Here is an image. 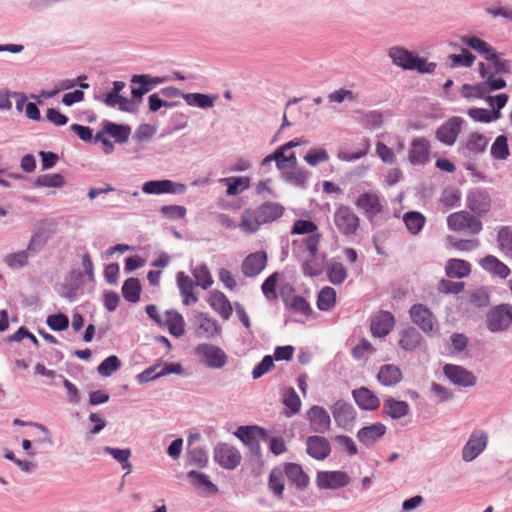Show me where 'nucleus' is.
I'll list each match as a JSON object with an SVG mask.
<instances>
[{
  "label": "nucleus",
  "mask_w": 512,
  "mask_h": 512,
  "mask_svg": "<svg viewBox=\"0 0 512 512\" xmlns=\"http://www.w3.org/2000/svg\"><path fill=\"white\" fill-rule=\"evenodd\" d=\"M283 212V206L271 202L264 203L255 210L246 209L241 217L240 228L245 232L255 233L262 224L277 220Z\"/></svg>",
  "instance_id": "obj_1"
},
{
  "label": "nucleus",
  "mask_w": 512,
  "mask_h": 512,
  "mask_svg": "<svg viewBox=\"0 0 512 512\" xmlns=\"http://www.w3.org/2000/svg\"><path fill=\"white\" fill-rule=\"evenodd\" d=\"M461 42L481 54L492 65L493 70L489 67L488 69L492 72L493 77H495V74L509 73L511 71V62L502 58L501 54L486 41L476 36L464 35L461 36Z\"/></svg>",
  "instance_id": "obj_2"
},
{
  "label": "nucleus",
  "mask_w": 512,
  "mask_h": 512,
  "mask_svg": "<svg viewBox=\"0 0 512 512\" xmlns=\"http://www.w3.org/2000/svg\"><path fill=\"white\" fill-rule=\"evenodd\" d=\"M478 72L485 81L475 85L464 84L461 88V95L464 98H486L490 92L500 90L506 86V81L503 78L493 77L492 72L483 62L478 64Z\"/></svg>",
  "instance_id": "obj_3"
},
{
  "label": "nucleus",
  "mask_w": 512,
  "mask_h": 512,
  "mask_svg": "<svg viewBox=\"0 0 512 512\" xmlns=\"http://www.w3.org/2000/svg\"><path fill=\"white\" fill-rule=\"evenodd\" d=\"M485 324L492 333L507 331L512 325V305L502 303L493 306L486 314Z\"/></svg>",
  "instance_id": "obj_4"
},
{
  "label": "nucleus",
  "mask_w": 512,
  "mask_h": 512,
  "mask_svg": "<svg viewBox=\"0 0 512 512\" xmlns=\"http://www.w3.org/2000/svg\"><path fill=\"white\" fill-rule=\"evenodd\" d=\"M250 450L251 454L260 457V442L268 439L267 431L257 425L240 426L234 433Z\"/></svg>",
  "instance_id": "obj_5"
},
{
  "label": "nucleus",
  "mask_w": 512,
  "mask_h": 512,
  "mask_svg": "<svg viewBox=\"0 0 512 512\" xmlns=\"http://www.w3.org/2000/svg\"><path fill=\"white\" fill-rule=\"evenodd\" d=\"M194 353L208 368L221 369L228 361V356L223 349L209 343L198 344Z\"/></svg>",
  "instance_id": "obj_6"
},
{
  "label": "nucleus",
  "mask_w": 512,
  "mask_h": 512,
  "mask_svg": "<svg viewBox=\"0 0 512 512\" xmlns=\"http://www.w3.org/2000/svg\"><path fill=\"white\" fill-rule=\"evenodd\" d=\"M447 225L453 231H467L470 234L481 232L483 225L476 216L467 211H460L450 214L447 217Z\"/></svg>",
  "instance_id": "obj_7"
},
{
  "label": "nucleus",
  "mask_w": 512,
  "mask_h": 512,
  "mask_svg": "<svg viewBox=\"0 0 512 512\" xmlns=\"http://www.w3.org/2000/svg\"><path fill=\"white\" fill-rule=\"evenodd\" d=\"M464 119L453 116L444 121L435 131V138L446 146H453L462 130Z\"/></svg>",
  "instance_id": "obj_8"
},
{
  "label": "nucleus",
  "mask_w": 512,
  "mask_h": 512,
  "mask_svg": "<svg viewBox=\"0 0 512 512\" xmlns=\"http://www.w3.org/2000/svg\"><path fill=\"white\" fill-rule=\"evenodd\" d=\"M214 461L227 470L235 469L241 462L240 452L228 443H218L213 451Z\"/></svg>",
  "instance_id": "obj_9"
},
{
  "label": "nucleus",
  "mask_w": 512,
  "mask_h": 512,
  "mask_svg": "<svg viewBox=\"0 0 512 512\" xmlns=\"http://www.w3.org/2000/svg\"><path fill=\"white\" fill-rule=\"evenodd\" d=\"M412 322L424 333L431 334L437 330V321L431 310L423 304H414L409 310Z\"/></svg>",
  "instance_id": "obj_10"
},
{
  "label": "nucleus",
  "mask_w": 512,
  "mask_h": 512,
  "mask_svg": "<svg viewBox=\"0 0 512 512\" xmlns=\"http://www.w3.org/2000/svg\"><path fill=\"white\" fill-rule=\"evenodd\" d=\"M431 144L425 137L414 138L408 149V161L412 166H425L430 162Z\"/></svg>",
  "instance_id": "obj_11"
},
{
  "label": "nucleus",
  "mask_w": 512,
  "mask_h": 512,
  "mask_svg": "<svg viewBox=\"0 0 512 512\" xmlns=\"http://www.w3.org/2000/svg\"><path fill=\"white\" fill-rule=\"evenodd\" d=\"M488 436L482 430H475L469 436L468 441L462 448V459L471 462L476 459L487 447Z\"/></svg>",
  "instance_id": "obj_12"
},
{
  "label": "nucleus",
  "mask_w": 512,
  "mask_h": 512,
  "mask_svg": "<svg viewBox=\"0 0 512 512\" xmlns=\"http://www.w3.org/2000/svg\"><path fill=\"white\" fill-rule=\"evenodd\" d=\"M443 373L451 383L459 387H473L477 383L476 376L460 365L446 364L443 367Z\"/></svg>",
  "instance_id": "obj_13"
},
{
  "label": "nucleus",
  "mask_w": 512,
  "mask_h": 512,
  "mask_svg": "<svg viewBox=\"0 0 512 512\" xmlns=\"http://www.w3.org/2000/svg\"><path fill=\"white\" fill-rule=\"evenodd\" d=\"M334 223L342 234L349 236L359 227V218L349 207L341 206L334 213Z\"/></svg>",
  "instance_id": "obj_14"
},
{
  "label": "nucleus",
  "mask_w": 512,
  "mask_h": 512,
  "mask_svg": "<svg viewBox=\"0 0 512 512\" xmlns=\"http://www.w3.org/2000/svg\"><path fill=\"white\" fill-rule=\"evenodd\" d=\"M350 483L349 475L344 471H319L316 484L319 489H340Z\"/></svg>",
  "instance_id": "obj_15"
},
{
  "label": "nucleus",
  "mask_w": 512,
  "mask_h": 512,
  "mask_svg": "<svg viewBox=\"0 0 512 512\" xmlns=\"http://www.w3.org/2000/svg\"><path fill=\"white\" fill-rule=\"evenodd\" d=\"M488 145V139L477 132L471 133L465 143L458 147V152L466 159L472 160L483 154Z\"/></svg>",
  "instance_id": "obj_16"
},
{
  "label": "nucleus",
  "mask_w": 512,
  "mask_h": 512,
  "mask_svg": "<svg viewBox=\"0 0 512 512\" xmlns=\"http://www.w3.org/2000/svg\"><path fill=\"white\" fill-rule=\"evenodd\" d=\"M331 412L337 426L343 429H348L356 419L355 408L342 399L331 406Z\"/></svg>",
  "instance_id": "obj_17"
},
{
  "label": "nucleus",
  "mask_w": 512,
  "mask_h": 512,
  "mask_svg": "<svg viewBox=\"0 0 512 512\" xmlns=\"http://www.w3.org/2000/svg\"><path fill=\"white\" fill-rule=\"evenodd\" d=\"M306 418L310 423L311 431L324 434L329 431L331 418L329 413L321 406L313 405L306 413Z\"/></svg>",
  "instance_id": "obj_18"
},
{
  "label": "nucleus",
  "mask_w": 512,
  "mask_h": 512,
  "mask_svg": "<svg viewBox=\"0 0 512 512\" xmlns=\"http://www.w3.org/2000/svg\"><path fill=\"white\" fill-rule=\"evenodd\" d=\"M267 265V254L264 251H258L249 254L241 264L242 273L246 277H255L259 275Z\"/></svg>",
  "instance_id": "obj_19"
},
{
  "label": "nucleus",
  "mask_w": 512,
  "mask_h": 512,
  "mask_svg": "<svg viewBox=\"0 0 512 512\" xmlns=\"http://www.w3.org/2000/svg\"><path fill=\"white\" fill-rule=\"evenodd\" d=\"M306 446L307 454L316 460L326 459L331 452L330 443L323 436H309L306 440Z\"/></svg>",
  "instance_id": "obj_20"
},
{
  "label": "nucleus",
  "mask_w": 512,
  "mask_h": 512,
  "mask_svg": "<svg viewBox=\"0 0 512 512\" xmlns=\"http://www.w3.org/2000/svg\"><path fill=\"white\" fill-rule=\"evenodd\" d=\"M55 230L56 223L51 219H43L34 224V252L45 246Z\"/></svg>",
  "instance_id": "obj_21"
},
{
  "label": "nucleus",
  "mask_w": 512,
  "mask_h": 512,
  "mask_svg": "<svg viewBox=\"0 0 512 512\" xmlns=\"http://www.w3.org/2000/svg\"><path fill=\"white\" fill-rule=\"evenodd\" d=\"M193 323L196 326L198 335L205 338H213L220 332V327L217 322L203 312H198L194 315Z\"/></svg>",
  "instance_id": "obj_22"
},
{
  "label": "nucleus",
  "mask_w": 512,
  "mask_h": 512,
  "mask_svg": "<svg viewBox=\"0 0 512 512\" xmlns=\"http://www.w3.org/2000/svg\"><path fill=\"white\" fill-rule=\"evenodd\" d=\"M311 173L303 167H294L293 169H285L281 172L282 179L290 186L305 190Z\"/></svg>",
  "instance_id": "obj_23"
},
{
  "label": "nucleus",
  "mask_w": 512,
  "mask_h": 512,
  "mask_svg": "<svg viewBox=\"0 0 512 512\" xmlns=\"http://www.w3.org/2000/svg\"><path fill=\"white\" fill-rule=\"evenodd\" d=\"M352 396L361 410L374 411L380 406V399L366 387L354 389Z\"/></svg>",
  "instance_id": "obj_24"
},
{
  "label": "nucleus",
  "mask_w": 512,
  "mask_h": 512,
  "mask_svg": "<svg viewBox=\"0 0 512 512\" xmlns=\"http://www.w3.org/2000/svg\"><path fill=\"white\" fill-rule=\"evenodd\" d=\"M386 433V426L380 422L362 427L357 432V439L366 447H371L377 440Z\"/></svg>",
  "instance_id": "obj_25"
},
{
  "label": "nucleus",
  "mask_w": 512,
  "mask_h": 512,
  "mask_svg": "<svg viewBox=\"0 0 512 512\" xmlns=\"http://www.w3.org/2000/svg\"><path fill=\"white\" fill-rule=\"evenodd\" d=\"M356 205L370 221L383 211V205L380 203L377 194H361L356 201Z\"/></svg>",
  "instance_id": "obj_26"
},
{
  "label": "nucleus",
  "mask_w": 512,
  "mask_h": 512,
  "mask_svg": "<svg viewBox=\"0 0 512 512\" xmlns=\"http://www.w3.org/2000/svg\"><path fill=\"white\" fill-rule=\"evenodd\" d=\"M455 50H459V54H450L446 58V64L449 68L455 69L459 67L470 68L476 60V56L466 48H459L457 44L450 43Z\"/></svg>",
  "instance_id": "obj_27"
},
{
  "label": "nucleus",
  "mask_w": 512,
  "mask_h": 512,
  "mask_svg": "<svg viewBox=\"0 0 512 512\" xmlns=\"http://www.w3.org/2000/svg\"><path fill=\"white\" fill-rule=\"evenodd\" d=\"M479 264L483 270L501 279H506L511 273L510 268L494 255L485 256Z\"/></svg>",
  "instance_id": "obj_28"
},
{
  "label": "nucleus",
  "mask_w": 512,
  "mask_h": 512,
  "mask_svg": "<svg viewBox=\"0 0 512 512\" xmlns=\"http://www.w3.org/2000/svg\"><path fill=\"white\" fill-rule=\"evenodd\" d=\"M96 99L110 108L118 107V109L122 112L135 113L137 111L133 100H130L120 94H103L101 96H96Z\"/></svg>",
  "instance_id": "obj_29"
},
{
  "label": "nucleus",
  "mask_w": 512,
  "mask_h": 512,
  "mask_svg": "<svg viewBox=\"0 0 512 512\" xmlns=\"http://www.w3.org/2000/svg\"><path fill=\"white\" fill-rule=\"evenodd\" d=\"M395 323L394 316L391 312L382 311L372 320L371 332L374 336L384 337L390 333Z\"/></svg>",
  "instance_id": "obj_30"
},
{
  "label": "nucleus",
  "mask_w": 512,
  "mask_h": 512,
  "mask_svg": "<svg viewBox=\"0 0 512 512\" xmlns=\"http://www.w3.org/2000/svg\"><path fill=\"white\" fill-rule=\"evenodd\" d=\"M415 54L404 47L393 46L388 49V57L392 63L404 70H412Z\"/></svg>",
  "instance_id": "obj_31"
},
{
  "label": "nucleus",
  "mask_w": 512,
  "mask_h": 512,
  "mask_svg": "<svg viewBox=\"0 0 512 512\" xmlns=\"http://www.w3.org/2000/svg\"><path fill=\"white\" fill-rule=\"evenodd\" d=\"M187 186L171 180H152L145 182L142 192H184Z\"/></svg>",
  "instance_id": "obj_32"
},
{
  "label": "nucleus",
  "mask_w": 512,
  "mask_h": 512,
  "mask_svg": "<svg viewBox=\"0 0 512 512\" xmlns=\"http://www.w3.org/2000/svg\"><path fill=\"white\" fill-rule=\"evenodd\" d=\"M284 473L289 481L299 490H303L308 487L310 482L309 476L304 472L300 464L287 463L284 468Z\"/></svg>",
  "instance_id": "obj_33"
},
{
  "label": "nucleus",
  "mask_w": 512,
  "mask_h": 512,
  "mask_svg": "<svg viewBox=\"0 0 512 512\" xmlns=\"http://www.w3.org/2000/svg\"><path fill=\"white\" fill-rule=\"evenodd\" d=\"M176 281L180 293L183 296V304L189 305L190 303L197 302L198 298L193 293L196 283L182 271L177 273Z\"/></svg>",
  "instance_id": "obj_34"
},
{
  "label": "nucleus",
  "mask_w": 512,
  "mask_h": 512,
  "mask_svg": "<svg viewBox=\"0 0 512 512\" xmlns=\"http://www.w3.org/2000/svg\"><path fill=\"white\" fill-rule=\"evenodd\" d=\"M210 306L217 311L220 316L227 320L232 314V306L228 298L225 296L224 293L220 291H212L209 296L208 300Z\"/></svg>",
  "instance_id": "obj_35"
},
{
  "label": "nucleus",
  "mask_w": 512,
  "mask_h": 512,
  "mask_svg": "<svg viewBox=\"0 0 512 512\" xmlns=\"http://www.w3.org/2000/svg\"><path fill=\"white\" fill-rule=\"evenodd\" d=\"M377 379L384 386H395L402 380V372L396 365L384 364L379 369Z\"/></svg>",
  "instance_id": "obj_36"
},
{
  "label": "nucleus",
  "mask_w": 512,
  "mask_h": 512,
  "mask_svg": "<svg viewBox=\"0 0 512 512\" xmlns=\"http://www.w3.org/2000/svg\"><path fill=\"white\" fill-rule=\"evenodd\" d=\"M383 411L392 419L397 420L408 415L410 407L406 401L388 397L383 402Z\"/></svg>",
  "instance_id": "obj_37"
},
{
  "label": "nucleus",
  "mask_w": 512,
  "mask_h": 512,
  "mask_svg": "<svg viewBox=\"0 0 512 512\" xmlns=\"http://www.w3.org/2000/svg\"><path fill=\"white\" fill-rule=\"evenodd\" d=\"M449 278H464L471 272V264L462 259H449L445 266Z\"/></svg>",
  "instance_id": "obj_38"
},
{
  "label": "nucleus",
  "mask_w": 512,
  "mask_h": 512,
  "mask_svg": "<svg viewBox=\"0 0 512 512\" xmlns=\"http://www.w3.org/2000/svg\"><path fill=\"white\" fill-rule=\"evenodd\" d=\"M166 325L169 333L174 337H181L185 333V321L183 316L176 310H168L165 313Z\"/></svg>",
  "instance_id": "obj_39"
},
{
  "label": "nucleus",
  "mask_w": 512,
  "mask_h": 512,
  "mask_svg": "<svg viewBox=\"0 0 512 512\" xmlns=\"http://www.w3.org/2000/svg\"><path fill=\"white\" fill-rule=\"evenodd\" d=\"M187 479L196 488H202L209 494H215L218 491L217 486L209 479V477L197 470H191L187 473Z\"/></svg>",
  "instance_id": "obj_40"
},
{
  "label": "nucleus",
  "mask_w": 512,
  "mask_h": 512,
  "mask_svg": "<svg viewBox=\"0 0 512 512\" xmlns=\"http://www.w3.org/2000/svg\"><path fill=\"white\" fill-rule=\"evenodd\" d=\"M403 222L410 234L418 235L426 223V218L420 212L409 211L404 213Z\"/></svg>",
  "instance_id": "obj_41"
},
{
  "label": "nucleus",
  "mask_w": 512,
  "mask_h": 512,
  "mask_svg": "<svg viewBox=\"0 0 512 512\" xmlns=\"http://www.w3.org/2000/svg\"><path fill=\"white\" fill-rule=\"evenodd\" d=\"M467 206L472 212L479 215L488 212L491 206L489 194H468Z\"/></svg>",
  "instance_id": "obj_42"
},
{
  "label": "nucleus",
  "mask_w": 512,
  "mask_h": 512,
  "mask_svg": "<svg viewBox=\"0 0 512 512\" xmlns=\"http://www.w3.org/2000/svg\"><path fill=\"white\" fill-rule=\"evenodd\" d=\"M498 249L504 256L512 258V227L501 226L497 232Z\"/></svg>",
  "instance_id": "obj_43"
},
{
  "label": "nucleus",
  "mask_w": 512,
  "mask_h": 512,
  "mask_svg": "<svg viewBox=\"0 0 512 512\" xmlns=\"http://www.w3.org/2000/svg\"><path fill=\"white\" fill-rule=\"evenodd\" d=\"M130 83L133 100L140 101L146 93L152 90L144 74L132 75Z\"/></svg>",
  "instance_id": "obj_44"
},
{
  "label": "nucleus",
  "mask_w": 512,
  "mask_h": 512,
  "mask_svg": "<svg viewBox=\"0 0 512 512\" xmlns=\"http://www.w3.org/2000/svg\"><path fill=\"white\" fill-rule=\"evenodd\" d=\"M183 99L189 106L208 109L214 106V101L217 99V96H210L203 93H185Z\"/></svg>",
  "instance_id": "obj_45"
},
{
  "label": "nucleus",
  "mask_w": 512,
  "mask_h": 512,
  "mask_svg": "<svg viewBox=\"0 0 512 512\" xmlns=\"http://www.w3.org/2000/svg\"><path fill=\"white\" fill-rule=\"evenodd\" d=\"M421 335L414 327H408L401 333L400 347L405 351H412L420 345Z\"/></svg>",
  "instance_id": "obj_46"
},
{
  "label": "nucleus",
  "mask_w": 512,
  "mask_h": 512,
  "mask_svg": "<svg viewBox=\"0 0 512 512\" xmlns=\"http://www.w3.org/2000/svg\"><path fill=\"white\" fill-rule=\"evenodd\" d=\"M141 283L138 278H128L122 286V295L124 299L131 303H136L140 299Z\"/></svg>",
  "instance_id": "obj_47"
},
{
  "label": "nucleus",
  "mask_w": 512,
  "mask_h": 512,
  "mask_svg": "<svg viewBox=\"0 0 512 512\" xmlns=\"http://www.w3.org/2000/svg\"><path fill=\"white\" fill-rule=\"evenodd\" d=\"M105 132L114 138L117 143H125L128 141L131 129L128 125L116 124L113 122H105Z\"/></svg>",
  "instance_id": "obj_48"
},
{
  "label": "nucleus",
  "mask_w": 512,
  "mask_h": 512,
  "mask_svg": "<svg viewBox=\"0 0 512 512\" xmlns=\"http://www.w3.org/2000/svg\"><path fill=\"white\" fill-rule=\"evenodd\" d=\"M218 183L227 187L226 192L245 191L250 187V179L246 176L221 178Z\"/></svg>",
  "instance_id": "obj_49"
},
{
  "label": "nucleus",
  "mask_w": 512,
  "mask_h": 512,
  "mask_svg": "<svg viewBox=\"0 0 512 512\" xmlns=\"http://www.w3.org/2000/svg\"><path fill=\"white\" fill-rule=\"evenodd\" d=\"M285 308L292 311L294 314H299L304 317H309L313 312L308 301L300 295L294 296L288 304H285Z\"/></svg>",
  "instance_id": "obj_50"
},
{
  "label": "nucleus",
  "mask_w": 512,
  "mask_h": 512,
  "mask_svg": "<svg viewBox=\"0 0 512 512\" xmlns=\"http://www.w3.org/2000/svg\"><path fill=\"white\" fill-rule=\"evenodd\" d=\"M103 451L106 454L111 455L117 462H119L123 469L127 470L129 473L132 465L129 462V458L131 457V449L125 448V449H119V448H113L110 446H105L103 448Z\"/></svg>",
  "instance_id": "obj_51"
},
{
  "label": "nucleus",
  "mask_w": 512,
  "mask_h": 512,
  "mask_svg": "<svg viewBox=\"0 0 512 512\" xmlns=\"http://www.w3.org/2000/svg\"><path fill=\"white\" fill-rule=\"evenodd\" d=\"M336 292L331 287H324L318 294L317 307L321 311H329L335 305Z\"/></svg>",
  "instance_id": "obj_52"
},
{
  "label": "nucleus",
  "mask_w": 512,
  "mask_h": 512,
  "mask_svg": "<svg viewBox=\"0 0 512 512\" xmlns=\"http://www.w3.org/2000/svg\"><path fill=\"white\" fill-rule=\"evenodd\" d=\"M468 115L478 122L489 123L501 117L498 110H489L483 108H472L468 111Z\"/></svg>",
  "instance_id": "obj_53"
},
{
  "label": "nucleus",
  "mask_w": 512,
  "mask_h": 512,
  "mask_svg": "<svg viewBox=\"0 0 512 512\" xmlns=\"http://www.w3.org/2000/svg\"><path fill=\"white\" fill-rule=\"evenodd\" d=\"M508 140L505 135H499L491 146V155L494 159L505 160L509 156Z\"/></svg>",
  "instance_id": "obj_54"
},
{
  "label": "nucleus",
  "mask_w": 512,
  "mask_h": 512,
  "mask_svg": "<svg viewBox=\"0 0 512 512\" xmlns=\"http://www.w3.org/2000/svg\"><path fill=\"white\" fill-rule=\"evenodd\" d=\"M327 275L334 285L342 284L347 278V270L342 263L334 262L328 265Z\"/></svg>",
  "instance_id": "obj_55"
},
{
  "label": "nucleus",
  "mask_w": 512,
  "mask_h": 512,
  "mask_svg": "<svg viewBox=\"0 0 512 512\" xmlns=\"http://www.w3.org/2000/svg\"><path fill=\"white\" fill-rule=\"evenodd\" d=\"M268 485L277 498H282L284 490L283 472L280 469H273L269 474Z\"/></svg>",
  "instance_id": "obj_56"
},
{
  "label": "nucleus",
  "mask_w": 512,
  "mask_h": 512,
  "mask_svg": "<svg viewBox=\"0 0 512 512\" xmlns=\"http://www.w3.org/2000/svg\"><path fill=\"white\" fill-rule=\"evenodd\" d=\"M361 148L357 152L339 151L337 157L341 161L354 162L364 157L370 149V141L364 138L361 142Z\"/></svg>",
  "instance_id": "obj_57"
},
{
  "label": "nucleus",
  "mask_w": 512,
  "mask_h": 512,
  "mask_svg": "<svg viewBox=\"0 0 512 512\" xmlns=\"http://www.w3.org/2000/svg\"><path fill=\"white\" fill-rule=\"evenodd\" d=\"M121 366V362L116 355H111L104 359L97 367V372L104 377L111 376Z\"/></svg>",
  "instance_id": "obj_58"
},
{
  "label": "nucleus",
  "mask_w": 512,
  "mask_h": 512,
  "mask_svg": "<svg viewBox=\"0 0 512 512\" xmlns=\"http://www.w3.org/2000/svg\"><path fill=\"white\" fill-rule=\"evenodd\" d=\"M280 274L278 272L272 273L262 283L261 289L263 295L268 301H274L277 299L276 285Z\"/></svg>",
  "instance_id": "obj_59"
},
{
  "label": "nucleus",
  "mask_w": 512,
  "mask_h": 512,
  "mask_svg": "<svg viewBox=\"0 0 512 512\" xmlns=\"http://www.w3.org/2000/svg\"><path fill=\"white\" fill-rule=\"evenodd\" d=\"M187 461L190 465H195L199 468H204L208 463V456L205 450L201 447L188 449Z\"/></svg>",
  "instance_id": "obj_60"
},
{
  "label": "nucleus",
  "mask_w": 512,
  "mask_h": 512,
  "mask_svg": "<svg viewBox=\"0 0 512 512\" xmlns=\"http://www.w3.org/2000/svg\"><path fill=\"white\" fill-rule=\"evenodd\" d=\"M469 303L477 308L487 307L490 303V294L484 287L477 288L469 294Z\"/></svg>",
  "instance_id": "obj_61"
},
{
  "label": "nucleus",
  "mask_w": 512,
  "mask_h": 512,
  "mask_svg": "<svg viewBox=\"0 0 512 512\" xmlns=\"http://www.w3.org/2000/svg\"><path fill=\"white\" fill-rule=\"evenodd\" d=\"M193 276L196 279V286H201L204 290L208 289L212 284L213 280L208 267L205 264L199 265L193 270Z\"/></svg>",
  "instance_id": "obj_62"
},
{
  "label": "nucleus",
  "mask_w": 512,
  "mask_h": 512,
  "mask_svg": "<svg viewBox=\"0 0 512 512\" xmlns=\"http://www.w3.org/2000/svg\"><path fill=\"white\" fill-rule=\"evenodd\" d=\"M38 187L44 188H61L64 185V178L61 174H45L37 178Z\"/></svg>",
  "instance_id": "obj_63"
},
{
  "label": "nucleus",
  "mask_w": 512,
  "mask_h": 512,
  "mask_svg": "<svg viewBox=\"0 0 512 512\" xmlns=\"http://www.w3.org/2000/svg\"><path fill=\"white\" fill-rule=\"evenodd\" d=\"M329 159L330 156L328 152L323 148L310 149L304 156V161L312 167H316L321 163L327 162Z\"/></svg>",
  "instance_id": "obj_64"
}]
</instances>
